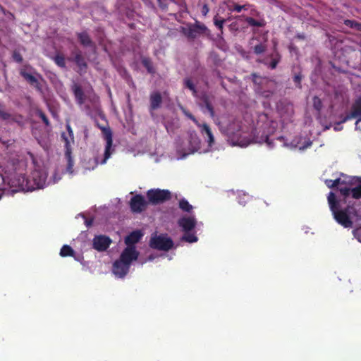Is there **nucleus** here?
<instances>
[{"label": "nucleus", "instance_id": "nucleus-1", "mask_svg": "<svg viewBox=\"0 0 361 361\" xmlns=\"http://www.w3.org/2000/svg\"><path fill=\"white\" fill-rule=\"evenodd\" d=\"M328 202L335 220L344 228H351L353 221L349 215L350 207L341 209L340 202L333 192H330L328 195Z\"/></svg>", "mask_w": 361, "mask_h": 361}, {"label": "nucleus", "instance_id": "nucleus-2", "mask_svg": "<svg viewBox=\"0 0 361 361\" xmlns=\"http://www.w3.org/2000/svg\"><path fill=\"white\" fill-rule=\"evenodd\" d=\"M181 31L189 40H194L201 36L209 37L211 35L208 27L204 23L197 20L195 23H190L186 27H182Z\"/></svg>", "mask_w": 361, "mask_h": 361}, {"label": "nucleus", "instance_id": "nucleus-3", "mask_svg": "<svg viewBox=\"0 0 361 361\" xmlns=\"http://www.w3.org/2000/svg\"><path fill=\"white\" fill-rule=\"evenodd\" d=\"M173 240L167 234L152 235L149 241L150 247L161 251H169L173 247Z\"/></svg>", "mask_w": 361, "mask_h": 361}, {"label": "nucleus", "instance_id": "nucleus-4", "mask_svg": "<svg viewBox=\"0 0 361 361\" xmlns=\"http://www.w3.org/2000/svg\"><path fill=\"white\" fill-rule=\"evenodd\" d=\"M149 202L152 204L163 203L171 199V192L165 189H150L147 192Z\"/></svg>", "mask_w": 361, "mask_h": 361}, {"label": "nucleus", "instance_id": "nucleus-5", "mask_svg": "<svg viewBox=\"0 0 361 361\" xmlns=\"http://www.w3.org/2000/svg\"><path fill=\"white\" fill-rule=\"evenodd\" d=\"M98 128L101 130L103 137L106 141V146L104 150V156L103 160L101 161L102 164L106 163V160L111 157L114 149L112 148L113 145V134L111 128L107 126H102L97 124Z\"/></svg>", "mask_w": 361, "mask_h": 361}, {"label": "nucleus", "instance_id": "nucleus-6", "mask_svg": "<svg viewBox=\"0 0 361 361\" xmlns=\"http://www.w3.org/2000/svg\"><path fill=\"white\" fill-rule=\"evenodd\" d=\"M357 118V121L355 122V126L361 122V97L355 100L352 106L351 112L346 116H345L342 120L339 122V123H343L346 121L352 119Z\"/></svg>", "mask_w": 361, "mask_h": 361}, {"label": "nucleus", "instance_id": "nucleus-7", "mask_svg": "<svg viewBox=\"0 0 361 361\" xmlns=\"http://www.w3.org/2000/svg\"><path fill=\"white\" fill-rule=\"evenodd\" d=\"M263 143L266 142L267 146L269 148H272L274 147L273 142L269 140V137L267 135H262L260 137V140H257V137H253L252 139L248 138L247 137H242L240 136L236 141V145L240 146V147H247L250 143Z\"/></svg>", "mask_w": 361, "mask_h": 361}, {"label": "nucleus", "instance_id": "nucleus-8", "mask_svg": "<svg viewBox=\"0 0 361 361\" xmlns=\"http://www.w3.org/2000/svg\"><path fill=\"white\" fill-rule=\"evenodd\" d=\"M111 239L105 235H95L92 240V247L99 252L106 251L111 244Z\"/></svg>", "mask_w": 361, "mask_h": 361}, {"label": "nucleus", "instance_id": "nucleus-9", "mask_svg": "<svg viewBox=\"0 0 361 361\" xmlns=\"http://www.w3.org/2000/svg\"><path fill=\"white\" fill-rule=\"evenodd\" d=\"M140 252L135 247H126L121 252L119 259L124 262L129 266L133 261H136L139 257Z\"/></svg>", "mask_w": 361, "mask_h": 361}, {"label": "nucleus", "instance_id": "nucleus-10", "mask_svg": "<svg viewBox=\"0 0 361 361\" xmlns=\"http://www.w3.org/2000/svg\"><path fill=\"white\" fill-rule=\"evenodd\" d=\"M147 202L142 195H135L130 201V207L132 212L140 213L146 209Z\"/></svg>", "mask_w": 361, "mask_h": 361}, {"label": "nucleus", "instance_id": "nucleus-11", "mask_svg": "<svg viewBox=\"0 0 361 361\" xmlns=\"http://www.w3.org/2000/svg\"><path fill=\"white\" fill-rule=\"evenodd\" d=\"M26 68H30L27 66L20 70V75L32 87H34L38 92H42V88L38 79L34 75H32L26 71Z\"/></svg>", "mask_w": 361, "mask_h": 361}, {"label": "nucleus", "instance_id": "nucleus-12", "mask_svg": "<svg viewBox=\"0 0 361 361\" xmlns=\"http://www.w3.org/2000/svg\"><path fill=\"white\" fill-rule=\"evenodd\" d=\"M130 267V266L118 259L113 264L112 271L116 276L123 278L129 272Z\"/></svg>", "mask_w": 361, "mask_h": 361}, {"label": "nucleus", "instance_id": "nucleus-13", "mask_svg": "<svg viewBox=\"0 0 361 361\" xmlns=\"http://www.w3.org/2000/svg\"><path fill=\"white\" fill-rule=\"evenodd\" d=\"M178 224L185 233L190 232L195 228L196 220L194 217L183 216L178 219Z\"/></svg>", "mask_w": 361, "mask_h": 361}, {"label": "nucleus", "instance_id": "nucleus-14", "mask_svg": "<svg viewBox=\"0 0 361 361\" xmlns=\"http://www.w3.org/2000/svg\"><path fill=\"white\" fill-rule=\"evenodd\" d=\"M149 111L152 116H154V111L160 108L162 104V97L159 92H153L149 96Z\"/></svg>", "mask_w": 361, "mask_h": 361}, {"label": "nucleus", "instance_id": "nucleus-15", "mask_svg": "<svg viewBox=\"0 0 361 361\" xmlns=\"http://www.w3.org/2000/svg\"><path fill=\"white\" fill-rule=\"evenodd\" d=\"M71 55L73 56V60L80 69L81 71H85L87 68V64L82 54V51L75 48L71 51Z\"/></svg>", "mask_w": 361, "mask_h": 361}, {"label": "nucleus", "instance_id": "nucleus-16", "mask_svg": "<svg viewBox=\"0 0 361 361\" xmlns=\"http://www.w3.org/2000/svg\"><path fill=\"white\" fill-rule=\"evenodd\" d=\"M142 237L140 231H134L128 235L124 240L126 247H135V244L138 243Z\"/></svg>", "mask_w": 361, "mask_h": 361}, {"label": "nucleus", "instance_id": "nucleus-17", "mask_svg": "<svg viewBox=\"0 0 361 361\" xmlns=\"http://www.w3.org/2000/svg\"><path fill=\"white\" fill-rule=\"evenodd\" d=\"M32 178L35 182L36 188H42L44 186L47 176L44 173L40 171H35L32 174Z\"/></svg>", "mask_w": 361, "mask_h": 361}, {"label": "nucleus", "instance_id": "nucleus-18", "mask_svg": "<svg viewBox=\"0 0 361 361\" xmlns=\"http://www.w3.org/2000/svg\"><path fill=\"white\" fill-rule=\"evenodd\" d=\"M78 38L80 44L84 47L94 46L92 40L87 32H82L77 34Z\"/></svg>", "mask_w": 361, "mask_h": 361}, {"label": "nucleus", "instance_id": "nucleus-19", "mask_svg": "<svg viewBox=\"0 0 361 361\" xmlns=\"http://www.w3.org/2000/svg\"><path fill=\"white\" fill-rule=\"evenodd\" d=\"M73 90L77 102L80 105L84 104L85 96L82 87L80 85H75L73 87Z\"/></svg>", "mask_w": 361, "mask_h": 361}, {"label": "nucleus", "instance_id": "nucleus-20", "mask_svg": "<svg viewBox=\"0 0 361 361\" xmlns=\"http://www.w3.org/2000/svg\"><path fill=\"white\" fill-rule=\"evenodd\" d=\"M200 128H201V133L207 135L209 146H212L214 142V137L211 128L207 123L201 124Z\"/></svg>", "mask_w": 361, "mask_h": 361}, {"label": "nucleus", "instance_id": "nucleus-21", "mask_svg": "<svg viewBox=\"0 0 361 361\" xmlns=\"http://www.w3.org/2000/svg\"><path fill=\"white\" fill-rule=\"evenodd\" d=\"M248 6V4L239 5L233 1H230L227 3V8L231 12L235 11L237 13H240L243 10H247Z\"/></svg>", "mask_w": 361, "mask_h": 361}, {"label": "nucleus", "instance_id": "nucleus-22", "mask_svg": "<svg viewBox=\"0 0 361 361\" xmlns=\"http://www.w3.org/2000/svg\"><path fill=\"white\" fill-rule=\"evenodd\" d=\"M245 21L250 26L262 27L266 25V21L264 19L257 20L252 17H247Z\"/></svg>", "mask_w": 361, "mask_h": 361}, {"label": "nucleus", "instance_id": "nucleus-23", "mask_svg": "<svg viewBox=\"0 0 361 361\" xmlns=\"http://www.w3.org/2000/svg\"><path fill=\"white\" fill-rule=\"evenodd\" d=\"M75 251L70 245H64L61 248L60 255L63 257H73Z\"/></svg>", "mask_w": 361, "mask_h": 361}, {"label": "nucleus", "instance_id": "nucleus-24", "mask_svg": "<svg viewBox=\"0 0 361 361\" xmlns=\"http://www.w3.org/2000/svg\"><path fill=\"white\" fill-rule=\"evenodd\" d=\"M271 61L269 63L268 67L271 70L275 69L277 67L278 63L280 62L281 56L279 52H276L274 54L271 55Z\"/></svg>", "mask_w": 361, "mask_h": 361}, {"label": "nucleus", "instance_id": "nucleus-25", "mask_svg": "<svg viewBox=\"0 0 361 361\" xmlns=\"http://www.w3.org/2000/svg\"><path fill=\"white\" fill-rule=\"evenodd\" d=\"M325 184L328 188H334L338 186L339 185L345 184V181L341 180L340 178H336L335 180L326 179L325 180Z\"/></svg>", "mask_w": 361, "mask_h": 361}, {"label": "nucleus", "instance_id": "nucleus-26", "mask_svg": "<svg viewBox=\"0 0 361 361\" xmlns=\"http://www.w3.org/2000/svg\"><path fill=\"white\" fill-rule=\"evenodd\" d=\"M178 207L183 212H190L192 209V206L184 198L179 200Z\"/></svg>", "mask_w": 361, "mask_h": 361}, {"label": "nucleus", "instance_id": "nucleus-27", "mask_svg": "<svg viewBox=\"0 0 361 361\" xmlns=\"http://www.w3.org/2000/svg\"><path fill=\"white\" fill-rule=\"evenodd\" d=\"M226 22V20L221 17H219L218 15H216L214 17V24L219 29L221 33H223L224 24Z\"/></svg>", "mask_w": 361, "mask_h": 361}, {"label": "nucleus", "instance_id": "nucleus-28", "mask_svg": "<svg viewBox=\"0 0 361 361\" xmlns=\"http://www.w3.org/2000/svg\"><path fill=\"white\" fill-rule=\"evenodd\" d=\"M54 61L55 63L61 67V68H65L66 67V61H65V57L62 54L58 53L55 55L54 57Z\"/></svg>", "mask_w": 361, "mask_h": 361}, {"label": "nucleus", "instance_id": "nucleus-29", "mask_svg": "<svg viewBox=\"0 0 361 361\" xmlns=\"http://www.w3.org/2000/svg\"><path fill=\"white\" fill-rule=\"evenodd\" d=\"M344 25L350 28H354L357 31L361 32V23L353 20H345Z\"/></svg>", "mask_w": 361, "mask_h": 361}, {"label": "nucleus", "instance_id": "nucleus-30", "mask_svg": "<svg viewBox=\"0 0 361 361\" xmlns=\"http://www.w3.org/2000/svg\"><path fill=\"white\" fill-rule=\"evenodd\" d=\"M184 85H185V87L188 88L190 91H192V95L194 97L197 96V92L195 85L191 79H190V78L185 79Z\"/></svg>", "mask_w": 361, "mask_h": 361}, {"label": "nucleus", "instance_id": "nucleus-31", "mask_svg": "<svg viewBox=\"0 0 361 361\" xmlns=\"http://www.w3.org/2000/svg\"><path fill=\"white\" fill-rule=\"evenodd\" d=\"M181 239L188 243H195L198 240L197 237L194 233H190V232L185 233Z\"/></svg>", "mask_w": 361, "mask_h": 361}, {"label": "nucleus", "instance_id": "nucleus-32", "mask_svg": "<svg viewBox=\"0 0 361 361\" xmlns=\"http://www.w3.org/2000/svg\"><path fill=\"white\" fill-rule=\"evenodd\" d=\"M267 50V45L263 43L258 44L253 47V51L255 54H263Z\"/></svg>", "mask_w": 361, "mask_h": 361}, {"label": "nucleus", "instance_id": "nucleus-33", "mask_svg": "<svg viewBox=\"0 0 361 361\" xmlns=\"http://www.w3.org/2000/svg\"><path fill=\"white\" fill-rule=\"evenodd\" d=\"M142 65L145 66V68L147 70L148 73H154V69L152 65V61L149 59H144L142 61Z\"/></svg>", "mask_w": 361, "mask_h": 361}, {"label": "nucleus", "instance_id": "nucleus-34", "mask_svg": "<svg viewBox=\"0 0 361 361\" xmlns=\"http://www.w3.org/2000/svg\"><path fill=\"white\" fill-rule=\"evenodd\" d=\"M200 99L201 101V104L200 106L203 109L204 106H206L207 104L211 102L210 97L207 93H203L200 97Z\"/></svg>", "mask_w": 361, "mask_h": 361}, {"label": "nucleus", "instance_id": "nucleus-35", "mask_svg": "<svg viewBox=\"0 0 361 361\" xmlns=\"http://www.w3.org/2000/svg\"><path fill=\"white\" fill-rule=\"evenodd\" d=\"M312 102L314 109H316L317 111H320L323 106L321 99L317 96H314L313 97Z\"/></svg>", "mask_w": 361, "mask_h": 361}, {"label": "nucleus", "instance_id": "nucleus-36", "mask_svg": "<svg viewBox=\"0 0 361 361\" xmlns=\"http://www.w3.org/2000/svg\"><path fill=\"white\" fill-rule=\"evenodd\" d=\"M36 114L42 120L43 123L45 124L46 126H50V123L47 116L42 110H37Z\"/></svg>", "mask_w": 361, "mask_h": 361}, {"label": "nucleus", "instance_id": "nucleus-37", "mask_svg": "<svg viewBox=\"0 0 361 361\" xmlns=\"http://www.w3.org/2000/svg\"><path fill=\"white\" fill-rule=\"evenodd\" d=\"M352 196L355 199L361 198V185L351 189Z\"/></svg>", "mask_w": 361, "mask_h": 361}, {"label": "nucleus", "instance_id": "nucleus-38", "mask_svg": "<svg viewBox=\"0 0 361 361\" xmlns=\"http://www.w3.org/2000/svg\"><path fill=\"white\" fill-rule=\"evenodd\" d=\"M190 142H193L195 145V146L194 147V150L196 151L200 148V141L198 137L196 136V135H190Z\"/></svg>", "mask_w": 361, "mask_h": 361}, {"label": "nucleus", "instance_id": "nucleus-39", "mask_svg": "<svg viewBox=\"0 0 361 361\" xmlns=\"http://www.w3.org/2000/svg\"><path fill=\"white\" fill-rule=\"evenodd\" d=\"M61 137L63 138V140H64V142H65V147L66 149V153L70 154V150H71L70 140L66 136L64 133H62Z\"/></svg>", "mask_w": 361, "mask_h": 361}, {"label": "nucleus", "instance_id": "nucleus-40", "mask_svg": "<svg viewBox=\"0 0 361 361\" xmlns=\"http://www.w3.org/2000/svg\"><path fill=\"white\" fill-rule=\"evenodd\" d=\"M12 57L13 60L17 63H21L23 60L22 55L18 51H14L13 52Z\"/></svg>", "mask_w": 361, "mask_h": 361}, {"label": "nucleus", "instance_id": "nucleus-41", "mask_svg": "<svg viewBox=\"0 0 361 361\" xmlns=\"http://www.w3.org/2000/svg\"><path fill=\"white\" fill-rule=\"evenodd\" d=\"M339 191H340L341 194L345 197L349 196V195L351 192V189L346 186L341 187L339 188Z\"/></svg>", "mask_w": 361, "mask_h": 361}, {"label": "nucleus", "instance_id": "nucleus-42", "mask_svg": "<svg viewBox=\"0 0 361 361\" xmlns=\"http://www.w3.org/2000/svg\"><path fill=\"white\" fill-rule=\"evenodd\" d=\"M204 107L208 111V112L212 118H214L215 116V111H214V109L212 106V102L210 103L207 104L206 106H204Z\"/></svg>", "mask_w": 361, "mask_h": 361}, {"label": "nucleus", "instance_id": "nucleus-43", "mask_svg": "<svg viewBox=\"0 0 361 361\" xmlns=\"http://www.w3.org/2000/svg\"><path fill=\"white\" fill-rule=\"evenodd\" d=\"M185 114L188 118H190L191 121H192L198 127L201 126V124L198 122V121L196 119V118L192 114L185 111Z\"/></svg>", "mask_w": 361, "mask_h": 361}, {"label": "nucleus", "instance_id": "nucleus-44", "mask_svg": "<svg viewBox=\"0 0 361 361\" xmlns=\"http://www.w3.org/2000/svg\"><path fill=\"white\" fill-rule=\"evenodd\" d=\"M301 80L302 77L300 74L295 75L293 78V81L295 83L296 86L299 88H301Z\"/></svg>", "mask_w": 361, "mask_h": 361}, {"label": "nucleus", "instance_id": "nucleus-45", "mask_svg": "<svg viewBox=\"0 0 361 361\" xmlns=\"http://www.w3.org/2000/svg\"><path fill=\"white\" fill-rule=\"evenodd\" d=\"M0 118L4 121L8 120L11 118V114L8 112L0 110Z\"/></svg>", "mask_w": 361, "mask_h": 361}, {"label": "nucleus", "instance_id": "nucleus-46", "mask_svg": "<svg viewBox=\"0 0 361 361\" xmlns=\"http://www.w3.org/2000/svg\"><path fill=\"white\" fill-rule=\"evenodd\" d=\"M66 129L68 132L70 139L71 140L72 142H73L74 141L73 132V130L69 124L66 125Z\"/></svg>", "mask_w": 361, "mask_h": 361}, {"label": "nucleus", "instance_id": "nucleus-47", "mask_svg": "<svg viewBox=\"0 0 361 361\" xmlns=\"http://www.w3.org/2000/svg\"><path fill=\"white\" fill-rule=\"evenodd\" d=\"M209 8L208 5L207 4H204L202 6V10H201V12H202V15L204 16H206L207 15V13H209Z\"/></svg>", "mask_w": 361, "mask_h": 361}, {"label": "nucleus", "instance_id": "nucleus-48", "mask_svg": "<svg viewBox=\"0 0 361 361\" xmlns=\"http://www.w3.org/2000/svg\"><path fill=\"white\" fill-rule=\"evenodd\" d=\"M355 236L361 243V228H357L355 231Z\"/></svg>", "mask_w": 361, "mask_h": 361}, {"label": "nucleus", "instance_id": "nucleus-49", "mask_svg": "<svg viewBox=\"0 0 361 361\" xmlns=\"http://www.w3.org/2000/svg\"><path fill=\"white\" fill-rule=\"evenodd\" d=\"M273 92L271 91H264L262 92V95L266 98L269 97L271 95L273 94Z\"/></svg>", "mask_w": 361, "mask_h": 361}, {"label": "nucleus", "instance_id": "nucleus-50", "mask_svg": "<svg viewBox=\"0 0 361 361\" xmlns=\"http://www.w3.org/2000/svg\"><path fill=\"white\" fill-rule=\"evenodd\" d=\"M73 166L72 161L71 158L68 159V169L70 170Z\"/></svg>", "mask_w": 361, "mask_h": 361}, {"label": "nucleus", "instance_id": "nucleus-51", "mask_svg": "<svg viewBox=\"0 0 361 361\" xmlns=\"http://www.w3.org/2000/svg\"><path fill=\"white\" fill-rule=\"evenodd\" d=\"M252 76L253 78V79H252L253 82H256V80L255 79H257V78L258 77L257 74L254 73L252 74Z\"/></svg>", "mask_w": 361, "mask_h": 361}, {"label": "nucleus", "instance_id": "nucleus-52", "mask_svg": "<svg viewBox=\"0 0 361 361\" xmlns=\"http://www.w3.org/2000/svg\"><path fill=\"white\" fill-rule=\"evenodd\" d=\"M85 223H86L87 226H91V225H92V219L86 220V221H85Z\"/></svg>", "mask_w": 361, "mask_h": 361}, {"label": "nucleus", "instance_id": "nucleus-53", "mask_svg": "<svg viewBox=\"0 0 361 361\" xmlns=\"http://www.w3.org/2000/svg\"><path fill=\"white\" fill-rule=\"evenodd\" d=\"M281 139H282V137H278V140H281Z\"/></svg>", "mask_w": 361, "mask_h": 361}, {"label": "nucleus", "instance_id": "nucleus-54", "mask_svg": "<svg viewBox=\"0 0 361 361\" xmlns=\"http://www.w3.org/2000/svg\"><path fill=\"white\" fill-rule=\"evenodd\" d=\"M36 74L37 75V76H38V77H39V78H42V77L40 76V75H39V74H37V73H36Z\"/></svg>", "mask_w": 361, "mask_h": 361}, {"label": "nucleus", "instance_id": "nucleus-55", "mask_svg": "<svg viewBox=\"0 0 361 361\" xmlns=\"http://www.w3.org/2000/svg\"><path fill=\"white\" fill-rule=\"evenodd\" d=\"M360 44V46L361 47V42H360V44Z\"/></svg>", "mask_w": 361, "mask_h": 361}]
</instances>
